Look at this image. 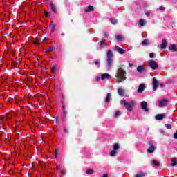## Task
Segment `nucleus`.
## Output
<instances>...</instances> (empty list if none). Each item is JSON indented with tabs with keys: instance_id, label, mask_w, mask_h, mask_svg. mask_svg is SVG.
I'll list each match as a JSON object with an SVG mask.
<instances>
[{
	"instance_id": "obj_44",
	"label": "nucleus",
	"mask_w": 177,
	"mask_h": 177,
	"mask_svg": "<svg viewBox=\"0 0 177 177\" xmlns=\"http://www.w3.org/2000/svg\"><path fill=\"white\" fill-rule=\"evenodd\" d=\"M96 80H97V81H99L100 80V77H97Z\"/></svg>"
},
{
	"instance_id": "obj_40",
	"label": "nucleus",
	"mask_w": 177,
	"mask_h": 177,
	"mask_svg": "<svg viewBox=\"0 0 177 177\" xmlns=\"http://www.w3.org/2000/svg\"><path fill=\"white\" fill-rule=\"evenodd\" d=\"M159 10H165V8L164 7H160Z\"/></svg>"
},
{
	"instance_id": "obj_31",
	"label": "nucleus",
	"mask_w": 177,
	"mask_h": 177,
	"mask_svg": "<svg viewBox=\"0 0 177 177\" xmlns=\"http://www.w3.org/2000/svg\"><path fill=\"white\" fill-rule=\"evenodd\" d=\"M51 72L53 73V74L56 73V66L51 67Z\"/></svg>"
},
{
	"instance_id": "obj_49",
	"label": "nucleus",
	"mask_w": 177,
	"mask_h": 177,
	"mask_svg": "<svg viewBox=\"0 0 177 177\" xmlns=\"http://www.w3.org/2000/svg\"><path fill=\"white\" fill-rule=\"evenodd\" d=\"M61 35L63 37V35H64V33H62Z\"/></svg>"
},
{
	"instance_id": "obj_1",
	"label": "nucleus",
	"mask_w": 177,
	"mask_h": 177,
	"mask_svg": "<svg viewBox=\"0 0 177 177\" xmlns=\"http://www.w3.org/2000/svg\"><path fill=\"white\" fill-rule=\"evenodd\" d=\"M117 82H124L127 80V72L122 68H118L116 74Z\"/></svg>"
},
{
	"instance_id": "obj_42",
	"label": "nucleus",
	"mask_w": 177,
	"mask_h": 177,
	"mask_svg": "<svg viewBox=\"0 0 177 177\" xmlns=\"http://www.w3.org/2000/svg\"><path fill=\"white\" fill-rule=\"evenodd\" d=\"M61 174H62L63 175H65V174H66V171H61Z\"/></svg>"
},
{
	"instance_id": "obj_51",
	"label": "nucleus",
	"mask_w": 177,
	"mask_h": 177,
	"mask_svg": "<svg viewBox=\"0 0 177 177\" xmlns=\"http://www.w3.org/2000/svg\"><path fill=\"white\" fill-rule=\"evenodd\" d=\"M63 109H64V106H63Z\"/></svg>"
},
{
	"instance_id": "obj_47",
	"label": "nucleus",
	"mask_w": 177,
	"mask_h": 177,
	"mask_svg": "<svg viewBox=\"0 0 177 177\" xmlns=\"http://www.w3.org/2000/svg\"><path fill=\"white\" fill-rule=\"evenodd\" d=\"M104 37H109V35L107 33H104Z\"/></svg>"
},
{
	"instance_id": "obj_27",
	"label": "nucleus",
	"mask_w": 177,
	"mask_h": 177,
	"mask_svg": "<svg viewBox=\"0 0 177 177\" xmlns=\"http://www.w3.org/2000/svg\"><path fill=\"white\" fill-rule=\"evenodd\" d=\"M121 115V112L120 111H117L115 113V117L117 118V117H120Z\"/></svg>"
},
{
	"instance_id": "obj_24",
	"label": "nucleus",
	"mask_w": 177,
	"mask_h": 177,
	"mask_svg": "<svg viewBox=\"0 0 177 177\" xmlns=\"http://www.w3.org/2000/svg\"><path fill=\"white\" fill-rule=\"evenodd\" d=\"M86 174H87L88 175H93V169H87V170H86Z\"/></svg>"
},
{
	"instance_id": "obj_37",
	"label": "nucleus",
	"mask_w": 177,
	"mask_h": 177,
	"mask_svg": "<svg viewBox=\"0 0 177 177\" xmlns=\"http://www.w3.org/2000/svg\"><path fill=\"white\" fill-rule=\"evenodd\" d=\"M33 44H34L35 45H38V44H39L38 40H34V41H33Z\"/></svg>"
},
{
	"instance_id": "obj_8",
	"label": "nucleus",
	"mask_w": 177,
	"mask_h": 177,
	"mask_svg": "<svg viewBox=\"0 0 177 177\" xmlns=\"http://www.w3.org/2000/svg\"><path fill=\"white\" fill-rule=\"evenodd\" d=\"M115 50H116L117 52H119L120 53V55H124V53H125V50L118 47V46H115Z\"/></svg>"
},
{
	"instance_id": "obj_35",
	"label": "nucleus",
	"mask_w": 177,
	"mask_h": 177,
	"mask_svg": "<svg viewBox=\"0 0 177 177\" xmlns=\"http://www.w3.org/2000/svg\"><path fill=\"white\" fill-rule=\"evenodd\" d=\"M154 55H155L154 53H151L149 54V57H151V59H153V57H154Z\"/></svg>"
},
{
	"instance_id": "obj_10",
	"label": "nucleus",
	"mask_w": 177,
	"mask_h": 177,
	"mask_svg": "<svg viewBox=\"0 0 177 177\" xmlns=\"http://www.w3.org/2000/svg\"><path fill=\"white\" fill-rule=\"evenodd\" d=\"M167 106V100H162L159 102V107L162 108Z\"/></svg>"
},
{
	"instance_id": "obj_20",
	"label": "nucleus",
	"mask_w": 177,
	"mask_h": 177,
	"mask_svg": "<svg viewBox=\"0 0 177 177\" xmlns=\"http://www.w3.org/2000/svg\"><path fill=\"white\" fill-rule=\"evenodd\" d=\"M111 97V93H107L105 102H106V103H109L110 102Z\"/></svg>"
},
{
	"instance_id": "obj_45",
	"label": "nucleus",
	"mask_w": 177,
	"mask_h": 177,
	"mask_svg": "<svg viewBox=\"0 0 177 177\" xmlns=\"http://www.w3.org/2000/svg\"><path fill=\"white\" fill-rule=\"evenodd\" d=\"M57 169L59 171V169H60V166H57Z\"/></svg>"
},
{
	"instance_id": "obj_50",
	"label": "nucleus",
	"mask_w": 177,
	"mask_h": 177,
	"mask_svg": "<svg viewBox=\"0 0 177 177\" xmlns=\"http://www.w3.org/2000/svg\"><path fill=\"white\" fill-rule=\"evenodd\" d=\"M146 15H147V16H149V13H147Z\"/></svg>"
},
{
	"instance_id": "obj_28",
	"label": "nucleus",
	"mask_w": 177,
	"mask_h": 177,
	"mask_svg": "<svg viewBox=\"0 0 177 177\" xmlns=\"http://www.w3.org/2000/svg\"><path fill=\"white\" fill-rule=\"evenodd\" d=\"M116 39L118 41H122V35H117L116 36Z\"/></svg>"
},
{
	"instance_id": "obj_21",
	"label": "nucleus",
	"mask_w": 177,
	"mask_h": 177,
	"mask_svg": "<svg viewBox=\"0 0 177 177\" xmlns=\"http://www.w3.org/2000/svg\"><path fill=\"white\" fill-rule=\"evenodd\" d=\"M139 24L141 26H146V20L140 19L139 21Z\"/></svg>"
},
{
	"instance_id": "obj_32",
	"label": "nucleus",
	"mask_w": 177,
	"mask_h": 177,
	"mask_svg": "<svg viewBox=\"0 0 177 177\" xmlns=\"http://www.w3.org/2000/svg\"><path fill=\"white\" fill-rule=\"evenodd\" d=\"M167 129H172V126L171 124H165Z\"/></svg>"
},
{
	"instance_id": "obj_7",
	"label": "nucleus",
	"mask_w": 177,
	"mask_h": 177,
	"mask_svg": "<svg viewBox=\"0 0 177 177\" xmlns=\"http://www.w3.org/2000/svg\"><path fill=\"white\" fill-rule=\"evenodd\" d=\"M166 116H167V115H165V113L158 114L155 116V118H156V120H157V121H161V120H164V118H165Z\"/></svg>"
},
{
	"instance_id": "obj_38",
	"label": "nucleus",
	"mask_w": 177,
	"mask_h": 177,
	"mask_svg": "<svg viewBox=\"0 0 177 177\" xmlns=\"http://www.w3.org/2000/svg\"><path fill=\"white\" fill-rule=\"evenodd\" d=\"M143 176H145V175H143V174H137V175H136V177H143Z\"/></svg>"
},
{
	"instance_id": "obj_22",
	"label": "nucleus",
	"mask_w": 177,
	"mask_h": 177,
	"mask_svg": "<svg viewBox=\"0 0 177 177\" xmlns=\"http://www.w3.org/2000/svg\"><path fill=\"white\" fill-rule=\"evenodd\" d=\"M110 156L111 157H115L117 156V151L113 150L110 152Z\"/></svg>"
},
{
	"instance_id": "obj_5",
	"label": "nucleus",
	"mask_w": 177,
	"mask_h": 177,
	"mask_svg": "<svg viewBox=\"0 0 177 177\" xmlns=\"http://www.w3.org/2000/svg\"><path fill=\"white\" fill-rule=\"evenodd\" d=\"M140 104L141 108L142 109V110H144V111H145L146 113H149V111H150V109L147 108V102L146 101L142 102Z\"/></svg>"
},
{
	"instance_id": "obj_6",
	"label": "nucleus",
	"mask_w": 177,
	"mask_h": 177,
	"mask_svg": "<svg viewBox=\"0 0 177 177\" xmlns=\"http://www.w3.org/2000/svg\"><path fill=\"white\" fill-rule=\"evenodd\" d=\"M152 84H153V90L157 91V88H158L160 83H158V80H157L156 77H153Z\"/></svg>"
},
{
	"instance_id": "obj_4",
	"label": "nucleus",
	"mask_w": 177,
	"mask_h": 177,
	"mask_svg": "<svg viewBox=\"0 0 177 177\" xmlns=\"http://www.w3.org/2000/svg\"><path fill=\"white\" fill-rule=\"evenodd\" d=\"M148 66H149L152 70H157V68H158V64L153 59L148 61Z\"/></svg>"
},
{
	"instance_id": "obj_48",
	"label": "nucleus",
	"mask_w": 177,
	"mask_h": 177,
	"mask_svg": "<svg viewBox=\"0 0 177 177\" xmlns=\"http://www.w3.org/2000/svg\"><path fill=\"white\" fill-rule=\"evenodd\" d=\"M164 86L163 84H160V88H162Z\"/></svg>"
},
{
	"instance_id": "obj_33",
	"label": "nucleus",
	"mask_w": 177,
	"mask_h": 177,
	"mask_svg": "<svg viewBox=\"0 0 177 177\" xmlns=\"http://www.w3.org/2000/svg\"><path fill=\"white\" fill-rule=\"evenodd\" d=\"M55 48L53 47H50L47 49V52H53Z\"/></svg>"
},
{
	"instance_id": "obj_46",
	"label": "nucleus",
	"mask_w": 177,
	"mask_h": 177,
	"mask_svg": "<svg viewBox=\"0 0 177 177\" xmlns=\"http://www.w3.org/2000/svg\"><path fill=\"white\" fill-rule=\"evenodd\" d=\"M102 177H109L107 174H103Z\"/></svg>"
},
{
	"instance_id": "obj_25",
	"label": "nucleus",
	"mask_w": 177,
	"mask_h": 177,
	"mask_svg": "<svg viewBox=\"0 0 177 177\" xmlns=\"http://www.w3.org/2000/svg\"><path fill=\"white\" fill-rule=\"evenodd\" d=\"M113 149H114L115 151V150H118V149H120V144L115 143L113 145Z\"/></svg>"
},
{
	"instance_id": "obj_43",
	"label": "nucleus",
	"mask_w": 177,
	"mask_h": 177,
	"mask_svg": "<svg viewBox=\"0 0 177 177\" xmlns=\"http://www.w3.org/2000/svg\"><path fill=\"white\" fill-rule=\"evenodd\" d=\"M43 41H44V42H46V41H48V39H46V37H45Z\"/></svg>"
},
{
	"instance_id": "obj_26",
	"label": "nucleus",
	"mask_w": 177,
	"mask_h": 177,
	"mask_svg": "<svg viewBox=\"0 0 177 177\" xmlns=\"http://www.w3.org/2000/svg\"><path fill=\"white\" fill-rule=\"evenodd\" d=\"M152 163L153 165H155V167H158V165H160V163H158V162L156 160H152Z\"/></svg>"
},
{
	"instance_id": "obj_30",
	"label": "nucleus",
	"mask_w": 177,
	"mask_h": 177,
	"mask_svg": "<svg viewBox=\"0 0 177 177\" xmlns=\"http://www.w3.org/2000/svg\"><path fill=\"white\" fill-rule=\"evenodd\" d=\"M111 23L112 24H117V23H118V21L117 20V19H112Z\"/></svg>"
},
{
	"instance_id": "obj_14",
	"label": "nucleus",
	"mask_w": 177,
	"mask_h": 177,
	"mask_svg": "<svg viewBox=\"0 0 177 177\" xmlns=\"http://www.w3.org/2000/svg\"><path fill=\"white\" fill-rule=\"evenodd\" d=\"M110 78V74L103 73L101 76V80H109Z\"/></svg>"
},
{
	"instance_id": "obj_3",
	"label": "nucleus",
	"mask_w": 177,
	"mask_h": 177,
	"mask_svg": "<svg viewBox=\"0 0 177 177\" xmlns=\"http://www.w3.org/2000/svg\"><path fill=\"white\" fill-rule=\"evenodd\" d=\"M113 51L109 50L106 53V68L108 70H111L113 66Z\"/></svg>"
},
{
	"instance_id": "obj_16",
	"label": "nucleus",
	"mask_w": 177,
	"mask_h": 177,
	"mask_svg": "<svg viewBox=\"0 0 177 177\" xmlns=\"http://www.w3.org/2000/svg\"><path fill=\"white\" fill-rule=\"evenodd\" d=\"M118 95H120V96H124V95L125 94V91H124V89L119 88H118Z\"/></svg>"
},
{
	"instance_id": "obj_15",
	"label": "nucleus",
	"mask_w": 177,
	"mask_h": 177,
	"mask_svg": "<svg viewBox=\"0 0 177 177\" xmlns=\"http://www.w3.org/2000/svg\"><path fill=\"white\" fill-rule=\"evenodd\" d=\"M177 165V158H173L171 159V164L170 165L171 167H175Z\"/></svg>"
},
{
	"instance_id": "obj_18",
	"label": "nucleus",
	"mask_w": 177,
	"mask_h": 177,
	"mask_svg": "<svg viewBox=\"0 0 177 177\" xmlns=\"http://www.w3.org/2000/svg\"><path fill=\"white\" fill-rule=\"evenodd\" d=\"M50 5L51 6V10H53V13L57 12L56 6H54L53 3H50Z\"/></svg>"
},
{
	"instance_id": "obj_2",
	"label": "nucleus",
	"mask_w": 177,
	"mask_h": 177,
	"mask_svg": "<svg viewBox=\"0 0 177 177\" xmlns=\"http://www.w3.org/2000/svg\"><path fill=\"white\" fill-rule=\"evenodd\" d=\"M120 104L124 105L128 111H132V109H133V106L136 104V102L135 100H131L128 102L125 100H122L120 101Z\"/></svg>"
},
{
	"instance_id": "obj_34",
	"label": "nucleus",
	"mask_w": 177,
	"mask_h": 177,
	"mask_svg": "<svg viewBox=\"0 0 177 177\" xmlns=\"http://www.w3.org/2000/svg\"><path fill=\"white\" fill-rule=\"evenodd\" d=\"M147 39H145L142 42V45H147Z\"/></svg>"
},
{
	"instance_id": "obj_11",
	"label": "nucleus",
	"mask_w": 177,
	"mask_h": 177,
	"mask_svg": "<svg viewBox=\"0 0 177 177\" xmlns=\"http://www.w3.org/2000/svg\"><path fill=\"white\" fill-rule=\"evenodd\" d=\"M93 10H95V9H93V6H88L84 10V12H86V13H90V12H93Z\"/></svg>"
},
{
	"instance_id": "obj_13",
	"label": "nucleus",
	"mask_w": 177,
	"mask_h": 177,
	"mask_svg": "<svg viewBox=\"0 0 177 177\" xmlns=\"http://www.w3.org/2000/svg\"><path fill=\"white\" fill-rule=\"evenodd\" d=\"M160 48L161 49H165L167 48V40L165 39L162 41Z\"/></svg>"
},
{
	"instance_id": "obj_19",
	"label": "nucleus",
	"mask_w": 177,
	"mask_h": 177,
	"mask_svg": "<svg viewBox=\"0 0 177 177\" xmlns=\"http://www.w3.org/2000/svg\"><path fill=\"white\" fill-rule=\"evenodd\" d=\"M50 27H51V32H55L56 25L52 22L50 25Z\"/></svg>"
},
{
	"instance_id": "obj_39",
	"label": "nucleus",
	"mask_w": 177,
	"mask_h": 177,
	"mask_svg": "<svg viewBox=\"0 0 177 177\" xmlns=\"http://www.w3.org/2000/svg\"><path fill=\"white\" fill-rule=\"evenodd\" d=\"M44 13H45L46 17H49V13H48V12L45 11Z\"/></svg>"
},
{
	"instance_id": "obj_23",
	"label": "nucleus",
	"mask_w": 177,
	"mask_h": 177,
	"mask_svg": "<svg viewBox=\"0 0 177 177\" xmlns=\"http://www.w3.org/2000/svg\"><path fill=\"white\" fill-rule=\"evenodd\" d=\"M170 49H171L172 50H174V52H176L177 48H176V45L175 44H171L170 46Z\"/></svg>"
},
{
	"instance_id": "obj_9",
	"label": "nucleus",
	"mask_w": 177,
	"mask_h": 177,
	"mask_svg": "<svg viewBox=\"0 0 177 177\" xmlns=\"http://www.w3.org/2000/svg\"><path fill=\"white\" fill-rule=\"evenodd\" d=\"M145 88H146V86H145V84H141L138 88V89L137 90L138 93H142V92H143V91H145Z\"/></svg>"
},
{
	"instance_id": "obj_36",
	"label": "nucleus",
	"mask_w": 177,
	"mask_h": 177,
	"mask_svg": "<svg viewBox=\"0 0 177 177\" xmlns=\"http://www.w3.org/2000/svg\"><path fill=\"white\" fill-rule=\"evenodd\" d=\"M94 63L96 66H99V64H100V62H99L98 60L95 61Z\"/></svg>"
},
{
	"instance_id": "obj_12",
	"label": "nucleus",
	"mask_w": 177,
	"mask_h": 177,
	"mask_svg": "<svg viewBox=\"0 0 177 177\" xmlns=\"http://www.w3.org/2000/svg\"><path fill=\"white\" fill-rule=\"evenodd\" d=\"M154 151H156V147L153 145H151L147 149V153H154Z\"/></svg>"
},
{
	"instance_id": "obj_41",
	"label": "nucleus",
	"mask_w": 177,
	"mask_h": 177,
	"mask_svg": "<svg viewBox=\"0 0 177 177\" xmlns=\"http://www.w3.org/2000/svg\"><path fill=\"white\" fill-rule=\"evenodd\" d=\"M129 67H132V66H133V64H132V63H129Z\"/></svg>"
},
{
	"instance_id": "obj_29",
	"label": "nucleus",
	"mask_w": 177,
	"mask_h": 177,
	"mask_svg": "<svg viewBox=\"0 0 177 177\" xmlns=\"http://www.w3.org/2000/svg\"><path fill=\"white\" fill-rule=\"evenodd\" d=\"M104 42H106V40L104 39L101 41V42H100L101 48H104Z\"/></svg>"
},
{
	"instance_id": "obj_17",
	"label": "nucleus",
	"mask_w": 177,
	"mask_h": 177,
	"mask_svg": "<svg viewBox=\"0 0 177 177\" xmlns=\"http://www.w3.org/2000/svg\"><path fill=\"white\" fill-rule=\"evenodd\" d=\"M137 71H138V73H142L145 71V66H139L138 67H137Z\"/></svg>"
}]
</instances>
